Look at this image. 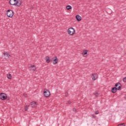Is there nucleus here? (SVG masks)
<instances>
[{"label": "nucleus", "mask_w": 126, "mask_h": 126, "mask_svg": "<svg viewBox=\"0 0 126 126\" xmlns=\"http://www.w3.org/2000/svg\"><path fill=\"white\" fill-rule=\"evenodd\" d=\"M9 3L11 5H16V6H20L21 5V0H10Z\"/></svg>", "instance_id": "nucleus-1"}, {"label": "nucleus", "mask_w": 126, "mask_h": 126, "mask_svg": "<svg viewBox=\"0 0 126 126\" xmlns=\"http://www.w3.org/2000/svg\"><path fill=\"white\" fill-rule=\"evenodd\" d=\"M75 32V30L73 28H69L67 30V33L68 35H70V36L73 35Z\"/></svg>", "instance_id": "nucleus-2"}, {"label": "nucleus", "mask_w": 126, "mask_h": 126, "mask_svg": "<svg viewBox=\"0 0 126 126\" xmlns=\"http://www.w3.org/2000/svg\"><path fill=\"white\" fill-rule=\"evenodd\" d=\"M43 94L44 96L46 97H50V96H51V93H50V91L48 90H44Z\"/></svg>", "instance_id": "nucleus-3"}, {"label": "nucleus", "mask_w": 126, "mask_h": 126, "mask_svg": "<svg viewBox=\"0 0 126 126\" xmlns=\"http://www.w3.org/2000/svg\"><path fill=\"white\" fill-rule=\"evenodd\" d=\"M13 11L11 10H8L7 11V16H8V17H12V16H13Z\"/></svg>", "instance_id": "nucleus-4"}, {"label": "nucleus", "mask_w": 126, "mask_h": 126, "mask_svg": "<svg viewBox=\"0 0 126 126\" xmlns=\"http://www.w3.org/2000/svg\"><path fill=\"white\" fill-rule=\"evenodd\" d=\"M7 98V96L4 93H1L0 94V98L1 100H5Z\"/></svg>", "instance_id": "nucleus-5"}, {"label": "nucleus", "mask_w": 126, "mask_h": 126, "mask_svg": "<svg viewBox=\"0 0 126 126\" xmlns=\"http://www.w3.org/2000/svg\"><path fill=\"white\" fill-rule=\"evenodd\" d=\"M117 87H118V90H121V88H122V84L121 83H117L115 84L114 88H117Z\"/></svg>", "instance_id": "nucleus-6"}, {"label": "nucleus", "mask_w": 126, "mask_h": 126, "mask_svg": "<svg viewBox=\"0 0 126 126\" xmlns=\"http://www.w3.org/2000/svg\"><path fill=\"white\" fill-rule=\"evenodd\" d=\"M92 78L93 80H96L98 78V74L97 73L92 74Z\"/></svg>", "instance_id": "nucleus-7"}, {"label": "nucleus", "mask_w": 126, "mask_h": 126, "mask_svg": "<svg viewBox=\"0 0 126 126\" xmlns=\"http://www.w3.org/2000/svg\"><path fill=\"white\" fill-rule=\"evenodd\" d=\"M32 108H35L37 106V103L35 101H32L30 105Z\"/></svg>", "instance_id": "nucleus-8"}, {"label": "nucleus", "mask_w": 126, "mask_h": 126, "mask_svg": "<svg viewBox=\"0 0 126 126\" xmlns=\"http://www.w3.org/2000/svg\"><path fill=\"white\" fill-rule=\"evenodd\" d=\"M30 69L32 71H35L36 70V66H35V65L32 64L30 67Z\"/></svg>", "instance_id": "nucleus-9"}, {"label": "nucleus", "mask_w": 126, "mask_h": 126, "mask_svg": "<svg viewBox=\"0 0 126 126\" xmlns=\"http://www.w3.org/2000/svg\"><path fill=\"white\" fill-rule=\"evenodd\" d=\"M3 55L4 57H5V59H6V60H7L10 57V55H9V54L7 52L3 53Z\"/></svg>", "instance_id": "nucleus-10"}, {"label": "nucleus", "mask_w": 126, "mask_h": 126, "mask_svg": "<svg viewBox=\"0 0 126 126\" xmlns=\"http://www.w3.org/2000/svg\"><path fill=\"white\" fill-rule=\"evenodd\" d=\"M55 59L53 60V64H57L58 63V62H59V59H58V57H55Z\"/></svg>", "instance_id": "nucleus-11"}, {"label": "nucleus", "mask_w": 126, "mask_h": 126, "mask_svg": "<svg viewBox=\"0 0 126 126\" xmlns=\"http://www.w3.org/2000/svg\"><path fill=\"white\" fill-rule=\"evenodd\" d=\"M76 19L77 21H81V17L79 15H77L76 16Z\"/></svg>", "instance_id": "nucleus-12"}, {"label": "nucleus", "mask_w": 126, "mask_h": 126, "mask_svg": "<svg viewBox=\"0 0 126 126\" xmlns=\"http://www.w3.org/2000/svg\"><path fill=\"white\" fill-rule=\"evenodd\" d=\"M45 61L47 63H50L51 60H50V57L49 56H46L45 58Z\"/></svg>", "instance_id": "nucleus-13"}, {"label": "nucleus", "mask_w": 126, "mask_h": 126, "mask_svg": "<svg viewBox=\"0 0 126 126\" xmlns=\"http://www.w3.org/2000/svg\"><path fill=\"white\" fill-rule=\"evenodd\" d=\"M117 90H118V89L117 88H112L111 90V92L112 93H116L117 92Z\"/></svg>", "instance_id": "nucleus-14"}, {"label": "nucleus", "mask_w": 126, "mask_h": 126, "mask_svg": "<svg viewBox=\"0 0 126 126\" xmlns=\"http://www.w3.org/2000/svg\"><path fill=\"white\" fill-rule=\"evenodd\" d=\"M88 51L87 50H85L83 51V53H82L83 56H85V55H87Z\"/></svg>", "instance_id": "nucleus-15"}, {"label": "nucleus", "mask_w": 126, "mask_h": 126, "mask_svg": "<svg viewBox=\"0 0 126 126\" xmlns=\"http://www.w3.org/2000/svg\"><path fill=\"white\" fill-rule=\"evenodd\" d=\"M7 78H8V79H11V78H12V76L11 75V74H9L8 75H7Z\"/></svg>", "instance_id": "nucleus-16"}, {"label": "nucleus", "mask_w": 126, "mask_h": 126, "mask_svg": "<svg viewBox=\"0 0 126 126\" xmlns=\"http://www.w3.org/2000/svg\"><path fill=\"white\" fill-rule=\"evenodd\" d=\"M71 8H72V7L70 5H68V6H66V9L68 10H69V9H71Z\"/></svg>", "instance_id": "nucleus-17"}, {"label": "nucleus", "mask_w": 126, "mask_h": 126, "mask_svg": "<svg viewBox=\"0 0 126 126\" xmlns=\"http://www.w3.org/2000/svg\"><path fill=\"white\" fill-rule=\"evenodd\" d=\"M30 106V105H27L26 106H25V111H28V108H29Z\"/></svg>", "instance_id": "nucleus-18"}, {"label": "nucleus", "mask_w": 126, "mask_h": 126, "mask_svg": "<svg viewBox=\"0 0 126 126\" xmlns=\"http://www.w3.org/2000/svg\"><path fill=\"white\" fill-rule=\"evenodd\" d=\"M94 94L95 95V96H96V97H98L99 95V94H98V93H94Z\"/></svg>", "instance_id": "nucleus-19"}, {"label": "nucleus", "mask_w": 126, "mask_h": 126, "mask_svg": "<svg viewBox=\"0 0 126 126\" xmlns=\"http://www.w3.org/2000/svg\"><path fill=\"white\" fill-rule=\"evenodd\" d=\"M65 95L66 97H67V96H68V93H67V92H65Z\"/></svg>", "instance_id": "nucleus-20"}, {"label": "nucleus", "mask_w": 126, "mask_h": 126, "mask_svg": "<svg viewBox=\"0 0 126 126\" xmlns=\"http://www.w3.org/2000/svg\"><path fill=\"white\" fill-rule=\"evenodd\" d=\"M123 81L124 82H126V77H124L123 79Z\"/></svg>", "instance_id": "nucleus-21"}, {"label": "nucleus", "mask_w": 126, "mask_h": 126, "mask_svg": "<svg viewBox=\"0 0 126 126\" xmlns=\"http://www.w3.org/2000/svg\"><path fill=\"white\" fill-rule=\"evenodd\" d=\"M73 112H74L75 113H76L77 110L75 108H73Z\"/></svg>", "instance_id": "nucleus-22"}, {"label": "nucleus", "mask_w": 126, "mask_h": 126, "mask_svg": "<svg viewBox=\"0 0 126 126\" xmlns=\"http://www.w3.org/2000/svg\"><path fill=\"white\" fill-rule=\"evenodd\" d=\"M94 114H95V115H98V114H99V111H95Z\"/></svg>", "instance_id": "nucleus-23"}, {"label": "nucleus", "mask_w": 126, "mask_h": 126, "mask_svg": "<svg viewBox=\"0 0 126 126\" xmlns=\"http://www.w3.org/2000/svg\"><path fill=\"white\" fill-rule=\"evenodd\" d=\"M121 126H126V124L125 123H123L122 124H120Z\"/></svg>", "instance_id": "nucleus-24"}, {"label": "nucleus", "mask_w": 126, "mask_h": 126, "mask_svg": "<svg viewBox=\"0 0 126 126\" xmlns=\"http://www.w3.org/2000/svg\"><path fill=\"white\" fill-rule=\"evenodd\" d=\"M23 95H24V97H25L26 98L27 97V94H24Z\"/></svg>", "instance_id": "nucleus-25"}, {"label": "nucleus", "mask_w": 126, "mask_h": 126, "mask_svg": "<svg viewBox=\"0 0 126 126\" xmlns=\"http://www.w3.org/2000/svg\"><path fill=\"white\" fill-rule=\"evenodd\" d=\"M92 117L94 119H95L96 118V116L94 115H92Z\"/></svg>", "instance_id": "nucleus-26"}, {"label": "nucleus", "mask_w": 126, "mask_h": 126, "mask_svg": "<svg viewBox=\"0 0 126 126\" xmlns=\"http://www.w3.org/2000/svg\"><path fill=\"white\" fill-rule=\"evenodd\" d=\"M68 104L70 105V104H71V101H68Z\"/></svg>", "instance_id": "nucleus-27"}, {"label": "nucleus", "mask_w": 126, "mask_h": 126, "mask_svg": "<svg viewBox=\"0 0 126 126\" xmlns=\"http://www.w3.org/2000/svg\"><path fill=\"white\" fill-rule=\"evenodd\" d=\"M118 126H121V125H118Z\"/></svg>", "instance_id": "nucleus-28"}]
</instances>
